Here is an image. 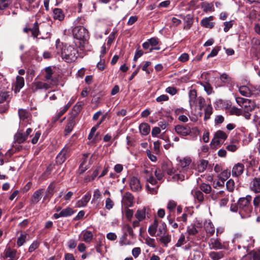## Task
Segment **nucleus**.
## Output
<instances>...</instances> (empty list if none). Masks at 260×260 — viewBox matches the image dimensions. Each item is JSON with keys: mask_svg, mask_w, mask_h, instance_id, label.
I'll return each mask as SVG.
<instances>
[{"mask_svg": "<svg viewBox=\"0 0 260 260\" xmlns=\"http://www.w3.org/2000/svg\"><path fill=\"white\" fill-rule=\"evenodd\" d=\"M212 113V108L210 105H208L205 109V116L204 119H209L210 117V115Z\"/></svg>", "mask_w": 260, "mask_h": 260, "instance_id": "48", "label": "nucleus"}, {"mask_svg": "<svg viewBox=\"0 0 260 260\" xmlns=\"http://www.w3.org/2000/svg\"><path fill=\"white\" fill-rule=\"evenodd\" d=\"M75 124V121L73 118H71L68 120V122L65 128L66 135H68L72 132Z\"/></svg>", "mask_w": 260, "mask_h": 260, "instance_id": "25", "label": "nucleus"}, {"mask_svg": "<svg viewBox=\"0 0 260 260\" xmlns=\"http://www.w3.org/2000/svg\"><path fill=\"white\" fill-rule=\"evenodd\" d=\"M227 138L226 134L222 131H217L212 139L211 145L216 147Z\"/></svg>", "mask_w": 260, "mask_h": 260, "instance_id": "7", "label": "nucleus"}, {"mask_svg": "<svg viewBox=\"0 0 260 260\" xmlns=\"http://www.w3.org/2000/svg\"><path fill=\"white\" fill-rule=\"evenodd\" d=\"M201 190L206 194H208L211 192L212 188L211 186L206 183H202L200 186Z\"/></svg>", "mask_w": 260, "mask_h": 260, "instance_id": "40", "label": "nucleus"}, {"mask_svg": "<svg viewBox=\"0 0 260 260\" xmlns=\"http://www.w3.org/2000/svg\"><path fill=\"white\" fill-rule=\"evenodd\" d=\"M24 85V79L23 77L19 76L16 77V81L14 84V92L15 93L18 92L20 89L22 88Z\"/></svg>", "mask_w": 260, "mask_h": 260, "instance_id": "18", "label": "nucleus"}, {"mask_svg": "<svg viewBox=\"0 0 260 260\" xmlns=\"http://www.w3.org/2000/svg\"><path fill=\"white\" fill-rule=\"evenodd\" d=\"M226 186L229 191H233L235 187L234 181L231 179L229 180L226 183Z\"/></svg>", "mask_w": 260, "mask_h": 260, "instance_id": "47", "label": "nucleus"}, {"mask_svg": "<svg viewBox=\"0 0 260 260\" xmlns=\"http://www.w3.org/2000/svg\"><path fill=\"white\" fill-rule=\"evenodd\" d=\"M189 55L187 53H182L178 58V60L182 62H185L189 60Z\"/></svg>", "mask_w": 260, "mask_h": 260, "instance_id": "54", "label": "nucleus"}, {"mask_svg": "<svg viewBox=\"0 0 260 260\" xmlns=\"http://www.w3.org/2000/svg\"><path fill=\"white\" fill-rule=\"evenodd\" d=\"M154 174L157 179L160 180L162 179L164 175L159 169H156L154 172Z\"/></svg>", "mask_w": 260, "mask_h": 260, "instance_id": "58", "label": "nucleus"}, {"mask_svg": "<svg viewBox=\"0 0 260 260\" xmlns=\"http://www.w3.org/2000/svg\"><path fill=\"white\" fill-rule=\"evenodd\" d=\"M189 105L191 107L193 106H198L200 110H201L203 107L205 106L206 103L205 99L201 96L197 98V93L196 90L193 89L189 91Z\"/></svg>", "mask_w": 260, "mask_h": 260, "instance_id": "5", "label": "nucleus"}, {"mask_svg": "<svg viewBox=\"0 0 260 260\" xmlns=\"http://www.w3.org/2000/svg\"><path fill=\"white\" fill-rule=\"evenodd\" d=\"M255 107L256 105L255 103L253 101L247 99V101L243 105L242 108L244 109L243 110L252 111L254 110Z\"/></svg>", "mask_w": 260, "mask_h": 260, "instance_id": "22", "label": "nucleus"}, {"mask_svg": "<svg viewBox=\"0 0 260 260\" xmlns=\"http://www.w3.org/2000/svg\"><path fill=\"white\" fill-rule=\"evenodd\" d=\"M136 218L139 221H142L146 217V210L143 208L142 210H138L135 215Z\"/></svg>", "mask_w": 260, "mask_h": 260, "instance_id": "31", "label": "nucleus"}, {"mask_svg": "<svg viewBox=\"0 0 260 260\" xmlns=\"http://www.w3.org/2000/svg\"><path fill=\"white\" fill-rule=\"evenodd\" d=\"M244 165L242 163H237L234 165L232 169V175L234 177L240 176L244 171Z\"/></svg>", "mask_w": 260, "mask_h": 260, "instance_id": "12", "label": "nucleus"}, {"mask_svg": "<svg viewBox=\"0 0 260 260\" xmlns=\"http://www.w3.org/2000/svg\"><path fill=\"white\" fill-rule=\"evenodd\" d=\"M102 198V193L99 189H96L93 194L91 204L97 208L99 207Z\"/></svg>", "mask_w": 260, "mask_h": 260, "instance_id": "13", "label": "nucleus"}, {"mask_svg": "<svg viewBox=\"0 0 260 260\" xmlns=\"http://www.w3.org/2000/svg\"><path fill=\"white\" fill-rule=\"evenodd\" d=\"M55 188V186L53 183H51L49 185L46 190V194L44 197V200L46 199H50L52 197L54 193Z\"/></svg>", "mask_w": 260, "mask_h": 260, "instance_id": "24", "label": "nucleus"}, {"mask_svg": "<svg viewBox=\"0 0 260 260\" xmlns=\"http://www.w3.org/2000/svg\"><path fill=\"white\" fill-rule=\"evenodd\" d=\"M56 48L57 54L67 62L74 61L77 58L78 52L77 49L71 45L63 44L59 39L56 41Z\"/></svg>", "mask_w": 260, "mask_h": 260, "instance_id": "1", "label": "nucleus"}, {"mask_svg": "<svg viewBox=\"0 0 260 260\" xmlns=\"http://www.w3.org/2000/svg\"><path fill=\"white\" fill-rule=\"evenodd\" d=\"M250 188L255 193L260 192V178H254L250 183Z\"/></svg>", "mask_w": 260, "mask_h": 260, "instance_id": "11", "label": "nucleus"}, {"mask_svg": "<svg viewBox=\"0 0 260 260\" xmlns=\"http://www.w3.org/2000/svg\"><path fill=\"white\" fill-rule=\"evenodd\" d=\"M146 181L152 186L151 187L149 184H146V187L147 191L151 194L157 193L159 184L151 174L147 177Z\"/></svg>", "mask_w": 260, "mask_h": 260, "instance_id": "6", "label": "nucleus"}, {"mask_svg": "<svg viewBox=\"0 0 260 260\" xmlns=\"http://www.w3.org/2000/svg\"><path fill=\"white\" fill-rule=\"evenodd\" d=\"M73 35L75 39L74 41L75 45L77 47L83 49L88 37L87 30L83 26H77L73 28Z\"/></svg>", "mask_w": 260, "mask_h": 260, "instance_id": "2", "label": "nucleus"}, {"mask_svg": "<svg viewBox=\"0 0 260 260\" xmlns=\"http://www.w3.org/2000/svg\"><path fill=\"white\" fill-rule=\"evenodd\" d=\"M68 152V149L67 148H63L56 157V162L62 164L67 159Z\"/></svg>", "mask_w": 260, "mask_h": 260, "instance_id": "14", "label": "nucleus"}, {"mask_svg": "<svg viewBox=\"0 0 260 260\" xmlns=\"http://www.w3.org/2000/svg\"><path fill=\"white\" fill-rule=\"evenodd\" d=\"M209 245L211 249H221L223 247L219 239L215 238H211L210 240Z\"/></svg>", "mask_w": 260, "mask_h": 260, "instance_id": "17", "label": "nucleus"}, {"mask_svg": "<svg viewBox=\"0 0 260 260\" xmlns=\"http://www.w3.org/2000/svg\"><path fill=\"white\" fill-rule=\"evenodd\" d=\"M90 198L91 195L89 192H87L82 197L81 200L77 202L76 206L77 207H85L90 200Z\"/></svg>", "mask_w": 260, "mask_h": 260, "instance_id": "16", "label": "nucleus"}, {"mask_svg": "<svg viewBox=\"0 0 260 260\" xmlns=\"http://www.w3.org/2000/svg\"><path fill=\"white\" fill-rule=\"evenodd\" d=\"M53 71L51 67H48L44 69V80L46 82L50 83L53 79L55 80L56 83L54 84V87L58 84V78L53 76Z\"/></svg>", "mask_w": 260, "mask_h": 260, "instance_id": "8", "label": "nucleus"}, {"mask_svg": "<svg viewBox=\"0 0 260 260\" xmlns=\"http://www.w3.org/2000/svg\"><path fill=\"white\" fill-rule=\"evenodd\" d=\"M224 192L225 191L223 190H220L219 191H212L211 192L210 197L213 201H217L218 200H219L220 198L223 196V194L224 193Z\"/></svg>", "mask_w": 260, "mask_h": 260, "instance_id": "27", "label": "nucleus"}, {"mask_svg": "<svg viewBox=\"0 0 260 260\" xmlns=\"http://www.w3.org/2000/svg\"><path fill=\"white\" fill-rule=\"evenodd\" d=\"M229 200V194H226L225 192L223 194V196L219 200V205L220 207L225 206L228 203Z\"/></svg>", "mask_w": 260, "mask_h": 260, "instance_id": "43", "label": "nucleus"}, {"mask_svg": "<svg viewBox=\"0 0 260 260\" xmlns=\"http://www.w3.org/2000/svg\"><path fill=\"white\" fill-rule=\"evenodd\" d=\"M82 234L83 235V240L85 242L88 243L92 240L93 235L91 232L88 231H83Z\"/></svg>", "mask_w": 260, "mask_h": 260, "instance_id": "37", "label": "nucleus"}, {"mask_svg": "<svg viewBox=\"0 0 260 260\" xmlns=\"http://www.w3.org/2000/svg\"><path fill=\"white\" fill-rule=\"evenodd\" d=\"M74 213L73 210L70 207H67L61 211V216L67 217L72 215Z\"/></svg>", "mask_w": 260, "mask_h": 260, "instance_id": "45", "label": "nucleus"}, {"mask_svg": "<svg viewBox=\"0 0 260 260\" xmlns=\"http://www.w3.org/2000/svg\"><path fill=\"white\" fill-rule=\"evenodd\" d=\"M175 130L178 134L183 136H187L191 133L190 128L187 125H177Z\"/></svg>", "mask_w": 260, "mask_h": 260, "instance_id": "10", "label": "nucleus"}, {"mask_svg": "<svg viewBox=\"0 0 260 260\" xmlns=\"http://www.w3.org/2000/svg\"><path fill=\"white\" fill-rule=\"evenodd\" d=\"M148 42L150 46L153 47L156 46L158 44V39L155 38H151L148 40Z\"/></svg>", "mask_w": 260, "mask_h": 260, "instance_id": "62", "label": "nucleus"}, {"mask_svg": "<svg viewBox=\"0 0 260 260\" xmlns=\"http://www.w3.org/2000/svg\"><path fill=\"white\" fill-rule=\"evenodd\" d=\"M39 243L37 241L34 242L29 246L28 251L32 252L39 247Z\"/></svg>", "mask_w": 260, "mask_h": 260, "instance_id": "60", "label": "nucleus"}, {"mask_svg": "<svg viewBox=\"0 0 260 260\" xmlns=\"http://www.w3.org/2000/svg\"><path fill=\"white\" fill-rule=\"evenodd\" d=\"M54 18L59 20H62L64 18V14L62 10L58 8H55L53 10Z\"/></svg>", "mask_w": 260, "mask_h": 260, "instance_id": "32", "label": "nucleus"}, {"mask_svg": "<svg viewBox=\"0 0 260 260\" xmlns=\"http://www.w3.org/2000/svg\"><path fill=\"white\" fill-rule=\"evenodd\" d=\"M247 99H244L241 97H236V101L237 103L241 107H243L244 103L247 101Z\"/></svg>", "mask_w": 260, "mask_h": 260, "instance_id": "59", "label": "nucleus"}, {"mask_svg": "<svg viewBox=\"0 0 260 260\" xmlns=\"http://www.w3.org/2000/svg\"><path fill=\"white\" fill-rule=\"evenodd\" d=\"M27 237H28L27 234H21L20 235V236L17 239V245L19 247L22 246L25 242V240Z\"/></svg>", "mask_w": 260, "mask_h": 260, "instance_id": "49", "label": "nucleus"}, {"mask_svg": "<svg viewBox=\"0 0 260 260\" xmlns=\"http://www.w3.org/2000/svg\"><path fill=\"white\" fill-rule=\"evenodd\" d=\"M193 196L194 198L197 199L199 202L201 203L203 202L204 198V195L201 191L199 190L195 191Z\"/></svg>", "mask_w": 260, "mask_h": 260, "instance_id": "51", "label": "nucleus"}, {"mask_svg": "<svg viewBox=\"0 0 260 260\" xmlns=\"http://www.w3.org/2000/svg\"><path fill=\"white\" fill-rule=\"evenodd\" d=\"M43 192V189H39L35 191L31 197V202L34 204L38 203L41 199Z\"/></svg>", "mask_w": 260, "mask_h": 260, "instance_id": "15", "label": "nucleus"}, {"mask_svg": "<svg viewBox=\"0 0 260 260\" xmlns=\"http://www.w3.org/2000/svg\"><path fill=\"white\" fill-rule=\"evenodd\" d=\"M187 178V175L186 176L184 174H176L174 175L173 177V179L174 181H183L185 179V178Z\"/></svg>", "mask_w": 260, "mask_h": 260, "instance_id": "53", "label": "nucleus"}, {"mask_svg": "<svg viewBox=\"0 0 260 260\" xmlns=\"http://www.w3.org/2000/svg\"><path fill=\"white\" fill-rule=\"evenodd\" d=\"M129 184L131 190L133 191H140L142 189L140 181L136 177H133L131 178Z\"/></svg>", "mask_w": 260, "mask_h": 260, "instance_id": "9", "label": "nucleus"}, {"mask_svg": "<svg viewBox=\"0 0 260 260\" xmlns=\"http://www.w3.org/2000/svg\"><path fill=\"white\" fill-rule=\"evenodd\" d=\"M55 83V80L54 79H53L52 82L50 83L45 81L44 80V81H42L35 79L31 84V89L34 92L39 90H47L50 88L54 87Z\"/></svg>", "mask_w": 260, "mask_h": 260, "instance_id": "4", "label": "nucleus"}, {"mask_svg": "<svg viewBox=\"0 0 260 260\" xmlns=\"http://www.w3.org/2000/svg\"><path fill=\"white\" fill-rule=\"evenodd\" d=\"M187 232L189 235H195L198 233L196 226L194 224L188 225L187 228Z\"/></svg>", "mask_w": 260, "mask_h": 260, "instance_id": "39", "label": "nucleus"}, {"mask_svg": "<svg viewBox=\"0 0 260 260\" xmlns=\"http://www.w3.org/2000/svg\"><path fill=\"white\" fill-rule=\"evenodd\" d=\"M184 20L185 23L184 27L189 29L192 24L193 20L192 17L190 15H187L184 17Z\"/></svg>", "mask_w": 260, "mask_h": 260, "instance_id": "42", "label": "nucleus"}, {"mask_svg": "<svg viewBox=\"0 0 260 260\" xmlns=\"http://www.w3.org/2000/svg\"><path fill=\"white\" fill-rule=\"evenodd\" d=\"M191 162L190 158L186 157L180 160V165L183 169L187 170Z\"/></svg>", "mask_w": 260, "mask_h": 260, "instance_id": "29", "label": "nucleus"}, {"mask_svg": "<svg viewBox=\"0 0 260 260\" xmlns=\"http://www.w3.org/2000/svg\"><path fill=\"white\" fill-rule=\"evenodd\" d=\"M10 96V92L6 91H2L0 92V103H3L7 101Z\"/></svg>", "mask_w": 260, "mask_h": 260, "instance_id": "46", "label": "nucleus"}, {"mask_svg": "<svg viewBox=\"0 0 260 260\" xmlns=\"http://www.w3.org/2000/svg\"><path fill=\"white\" fill-rule=\"evenodd\" d=\"M14 139L15 142H17L18 144H21L23 143L27 139V136L24 134L19 132L15 134Z\"/></svg>", "mask_w": 260, "mask_h": 260, "instance_id": "26", "label": "nucleus"}, {"mask_svg": "<svg viewBox=\"0 0 260 260\" xmlns=\"http://www.w3.org/2000/svg\"><path fill=\"white\" fill-rule=\"evenodd\" d=\"M146 244L150 247L154 248L155 247V240L154 239L147 238L145 239Z\"/></svg>", "mask_w": 260, "mask_h": 260, "instance_id": "57", "label": "nucleus"}, {"mask_svg": "<svg viewBox=\"0 0 260 260\" xmlns=\"http://www.w3.org/2000/svg\"><path fill=\"white\" fill-rule=\"evenodd\" d=\"M200 84L203 86L204 90L207 92V93L209 95L211 94L213 92V88L208 82H205V83H200Z\"/></svg>", "mask_w": 260, "mask_h": 260, "instance_id": "41", "label": "nucleus"}, {"mask_svg": "<svg viewBox=\"0 0 260 260\" xmlns=\"http://www.w3.org/2000/svg\"><path fill=\"white\" fill-rule=\"evenodd\" d=\"M213 19V16L206 17L201 20V24L206 28H212L214 26V23L212 22Z\"/></svg>", "mask_w": 260, "mask_h": 260, "instance_id": "21", "label": "nucleus"}, {"mask_svg": "<svg viewBox=\"0 0 260 260\" xmlns=\"http://www.w3.org/2000/svg\"><path fill=\"white\" fill-rule=\"evenodd\" d=\"M171 236L169 234H167L161 236V237L158 239V241L161 244H162L164 245V246L167 247L168 246V243H169L171 242Z\"/></svg>", "mask_w": 260, "mask_h": 260, "instance_id": "36", "label": "nucleus"}, {"mask_svg": "<svg viewBox=\"0 0 260 260\" xmlns=\"http://www.w3.org/2000/svg\"><path fill=\"white\" fill-rule=\"evenodd\" d=\"M252 197L247 196L246 197L241 198L238 202V208L239 213L242 218L250 216L252 211V207L251 204Z\"/></svg>", "mask_w": 260, "mask_h": 260, "instance_id": "3", "label": "nucleus"}, {"mask_svg": "<svg viewBox=\"0 0 260 260\" xmlns=\"http://www.w3.org/2000/svg\"><path fill=\"white\" fill-rule=\"evenodd\" d=\"M166 91L171 95H175L177 92V89L174 87H168Z\"/></svg>", "mask_w": 260, "mask_h": 260, "instance_id": "63", "label": "nucleus"}, {"mask_svg": "<svg viewBox=\"0 0 260 260\" xmlns=\"http://www.w3.org/2000/svg\"><path fill=\"white\" fill-rule=\"evenodd\" d=\"M220 80L223 83H229L231 81V78L229 76L225 74H222L220 77Z\"/></svg>", "mask_w": 260, "mask_h": 260, "instance_id": "52", "label": "nucleus"}, {"mask_svg": "<svg viewBox=\"0 0 260 260\" xmlns=\"http://www.w3.org/2000/svg\"><path fill=\"white\" fill-rule=\"evenodd\" d=\"M239 91L241 95L245 96H249L251 95L250 89L246 86H241L239 88Z\"/></svg>", "mask_w": 260, "mask_h": 260, "instance_id": "38", "label": "nucleus"}, {"mask_svg": "<svg viewBox=\"0 0 260 260\" xmlns=\"http://www.w3.org/2000/svg\"><path fill=\"white\" fill-rule=\"evenodd\" d=\"M228 111L231 115L240 116L242 114V109L238 108L235 106H232L229 108Z\"/></svg>", "mask_w": 260, "mask_h": 260, "instance_id": "33", "label": "nucleus"}, {"mask_svg": "<svg viewBox=\"0 0 260 260\" xmlns=\"http://www.w3.org/2000/svg\"><path fill=\"white\" fill-rule=\"evenodd\" d=\"M18 114L20 119H27L30 116V113L25 109H20L18 110Z\"/></svg>", "mask_w": 260, "mask_h": 260, "instance_id": "28", "label": "nucleus"}, {"mask_svg": "<svg viewBox=\"0 0 260 260\" xmlns=\"http://www.w3.org/2000/svg\"><path fill=\"white\" fill-rule=\"evenodd\" d=\"M159 224V221L157 219H155L153 224L150 225L148 230V232L150 235L151 236H155L156 233L157 232V228Z\"/></svg>", "mask_w": 260, "mask_h": 260, "instance_id": "20", "label": "nucleus"}, {"mask_svg": "<svg viewBox=\"0 0 260 260\" xmlns=\"http://www.w3.org/2000/svg\"><path fill=\"white\" fill-rule=\"evenodd\" d=\"M209 257L213 260H218L223 257V253L221 251H212L209 253Z\"/></svg>", "mask_w": 260, "mask_h": 260, "instance_id": "35", "label": "nucleus"}, {"mask_svg": "<svg viewBox=\"0 0 260 260\" xmlns=\"http://www.w3.org/2000/svg\"><path fill=\"white\" fill-rule=\"evenodd\" d=\"M177 206L176 203L174 201H170L167 205V209L172 212Z\"/></svg>", "mask_w": 260, "mask_h": 260, "instance_id": "56", "label": "nucleus"}, {"mask_svg": "<svg viewBox=\"0 0 260 260\" xmlns=\"http://www.w3.org/2000/svg\"><path fill=\"white\" fill-rule=\"evenodd\" d=\"M205 229L207 234H209V236H212L215 232V228L211 222H208L205 224Z\"/></svg>", "mask_w": 260, "mask_h": 260, "instance_id": "30", "label": "nucleus"}, {"mask_svg": "<svg viewBox=\"0 0 260 260\" xmlns=\"http://www.w3.org/2000/svg\"><path fill=\"white\" fill-rule=\"evenodd\" d=\"M166 231H167V225H166V223L160 220L159 221V224L157 228V232H158L157 235L160 236L161 235L165 234L166 233Z\"/></svg>", "mask_w": 260, "mask_h": 260, "instance_id": "34", "label": "nucleus"}, {"mask_svg": "<svg viewBox=\"0 0 260 260\" xmlns=\"http://www.w3.org/2000/svg\"><path fill=\"white\" fill-rule=\"evenodd\" d=\"M139 130L142 135L146 136L149 134L150 127L148 123H142L139 125Z\"/></svg>", "mask_w": 260, "mask_h": 260, "instance_id": "23", "label": "nucleus"}, {"mask_svg": "<svg viewBox=\"0 0 260 260\" xmlns=\"http://www.w3.org/2000/svg\"><path fill=\"white\" fill-rule=\"evenodd\" d=\"M208 162L207 160H202L200 161V164H199L198 166V170L200 172H204L208 165Z\"/></svg>", "mask_w": 260, "mask_h": 260, "instance_id": "44", "label": "nucleus"}, {"mask_svg": "<svg viewBox=\"0 0 260 260\" xmlns=\"http://www.w3.org/2000/svg\"><path fill=\"white\" fill-rule=\"evenodd\" d=\"M23 31L26 33H28V31H30L31 32L32 36L34 38H37L39 34L38 23L37 22L35 23L34 27L31 28L27 27L24 28Z\"/></svg>", "mask_w": 260, "mask_h": 260, "instance_id": "19", "label": "nucleus"}, {"mask_svg": "<svg viewBox=\"0 0 260 260\" xmlns=\"http://www.w3.org/2000/svg\"><path fill=\"white\" fill-rule=\"evenodd\" d=\"M168 100V96L165 94H162L156 99V101L158 103L167 101Z\"/></svg>", "mask_w": 260, "mask_h": 260, "instance_id": "61", "label": "nucleus"}, {"mask_svg": "<svg viewBox=\"0 0 260 260\" xmlns=\"http://www.w3.org/2000/svg\"><path fill=\"white\" fill-rule=\"evenodd\" d=\"M224 185V181L222 179H220L219 180L217 181L216 182H214L213 187L214 188L218 189L219 188L222 187Z\"/></svg>", "mask_w": 260, "mask_h": 260, "instance_id": "55", "label": "nucleus"}, {"mask_svg": "<svg viewBox=\"0 0 260 260\" xmlns=\"http://www.w3.org/2000/svg\"><path fill=\"white\" fill-rule=\"evenodd\" d=\"M41 133L40 132L38 131L35 133V136L33 137V138L31 140V143L34 144H36L40 136H41Z\"/></svg>", "mask_w": 260, "mask_h": 260, "instance_id": "64", "label": "nucleus"}, {"mask_svg": "<svg viewBox=\"0 0 260 260\" xmlns=\"http://www.w3.org/2000/svg\"><path fill=\"white\" fill-rule=\"evenodd\" d=\"M114 205V202L110 197H108L105 201V208L107 210L111 209Z\"/></svg>", "mask_w": 260, "mask_h": 260, "instance_id": "50", "label": "nucleus"}]
</instances>
